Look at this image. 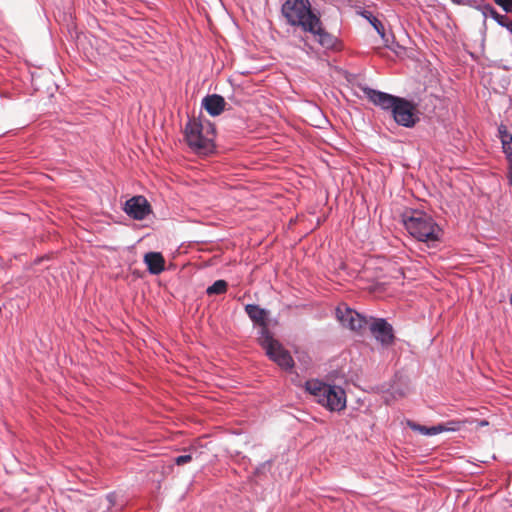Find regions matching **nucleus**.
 <instances>
[{
    "label": "nucleus",
    "instance_id": "1",
    "mask_svg": "<svg viewBox=\"0 0 512 512\" xmlns=\"http://www.w3.org/2000/svg\"><path fill=\"white\" fill-rule=\"evenodd\" d=\"M361 89L373 104L391 111L392 117L398 125L412 127L419 121L420 112L414 102L368 87Z\"/></svg>",
    "mask_w": 512,
    "mask_h": 512
},
{
    "label": "nucleus",
    "instance_id": "12",
    "mask_svg": "<svg viewBox=\"0 0 512 512\" xmlns=\"http://www.w3.org/2000/svg\"><path fill=\"white\" fill-rule=\"evenodd\" d=\"M144 263L151 274L158 275L164 270L165 260L159 252H149L144 256Z\"/></svg>",
    "mask_w": 512,
    "mask_h": 512
},
{
    "label": "nucleus",
    "instance_id": "15",
    "mask_svg": "<svg viewBox=\"0 0 512 512\" xmlns=\"http://www.w3.org/2000/svg\"><path fill=\"white\" fill-rule=\"evenodd\" d=\"M485 10L491 15L492 18H494L501 26H504L508 28L512 32V21H509V19L505 15L499 14L492 6L487 5L485 7Z\"/></svg>",
    "mask_w": 512,
    "mask_h": 512
},
{
    "label": "nucleus",
    "instance_id": "17",
    "mask_svg": "<svg viewBox=\"0 0 512 512\" xmlns=\"http://www.w3.org/2000/svg\"><path fill=\"white\" fill-rule=\"evenodd\" d=\"M227 290V282L225 280H217L206 290L208 295L223 294Z\"/></svg>",
    "mask_w": 512,
    "mask_h": 512
},
{
    "label": "nucleus",
    "instance_id": "8",
    "mask_svg": "<svg viewBox=\"0 0 512 512\" xmlns=\"http://www.w3.org/2000/svg\"><path fill=\"white\" fill-rule=\"evenodd\" d=\"M124 211L136 220H143L151 213V206L144 196H134L125 202Z\"/></svg>",
    "mask_w": 512,
    "mask_h": 512
},
{
    "label": "nucleus",
    "instance_id": "3",
    "mask_svg": "<svg viewBox=\"0 0 512 512\" xmlns=\"http://www.w3.org/2000/svg\"><path fill=\"white\" fill-rule=\"evenodd\" d=\"M282 14L290 25L300 27L304 32L319 29L320 17L313 12L309 0H286Z\"/></svg>",
    "mask_w": 512,
    "mask_h": 512
},
{
    "label": "nucleus",
    "instance_id": "22",
    "mask_svg": "<svg viewBox=\"0 0 512 512\" xmlns=\"http://www.w3.org/2000/svg\"><path fill=\"white\" fill-rule=\"evenodd\" d=\"M445 425L446 431H457L460 429L459 421H449Z\"/></svg>",
    "mask_w": 512,
    "mask_h": 512
},
{
    "label": "nucleus",
    "instance_id": "19",
    "mask_svg": "<svg viewBox=\"0 0 512 512\" xmlns=\"http://www.w3.org/2000/svg\"><path fill=\"white\" fill-rule=\"evenodd\" d=\"M175 464L177 465H184L186 463H189L192 461V456L190 454L187 455H181L175 458Z\"/></svg>",
    "mask_w": 512,
    "mask_h": 512
},
{
    "label": "nucleus",
    "instance_id": "21",
    "mask_svg": "<svg viewBox=\"0 0 512 512\" xmlns=\"http://www.w3.org/2000/svg\"><path fill=\"white\" fill-rule=\"evenodd\" d=\"M444 431H446L445 425L439 424L436 426L429 427L428 435H436Z\"/></svg>",
    "mask_w": 512,
    "mask_h": 512
},
{
    "label": "nucleus",
    "instance_id": "20",
    "mask_svg": "<svg viewBox=\"0 0 512 512\" xmlns=\"http://www.w3.org/2000/svg\"><path fill=\"white\" fill-rule=\"evenodd\" d=\"M409 426L414 431H418L423 435H428L429 427L422 426V425L415 424V423H409Z\"/></svg>",
    "mask_w": 512,
    "mask_h": 512
},
{
    "label": "nucleus",
    "instance_id": "5",
    "mask_svg": "<svg viewBox=\"0 0 512 512\" xmlns=\"http://www.w3.org/2000/svg\"><path fill=\"white\" fill-rule=\"evenodd\" d=\"M260 345L266 351L267 356L276 362L283 369H291L294 361L290 353L283 348V346L275 340L269 331H264L263 336L258 338Z\"/></svg>",
    "mask_w": 512,
    "mask_h": 512
},
{
    "label": "nucleus",
    "instance_id": "18",
    "mask_svg": "<svg viewBox=\"0 0 512 512\" xmlns=\"http://www.w3.org/2000/svg\"><path fill=\"white\" fill-rule=\"evenodd\" d=\"M506 13H512V0H494Z\"/></svg>",
    "mask_w": 512,
    "mask_h": 512
},
{
    "label": "nucleus",
    "instance_id": "26",
    "mask_svg": "<svg viewBox=\"0 0 512 512\" xmlns=\"http://www.w3.org/2000/svg\"><path fill=\"white\" fill-rule=\"evenodd\" d=\"M510 303H511V305H512V293H511V297H510Z\"/></svg>",
    "mask_w": 512,
    "mask_h": 512
},
{
    "label": "nucleus",
    "instance_id": "14",
    "mask_svg": "<svg viewBox=\"0 0 512 512\" xmlns=\"http://www.w3.org/2000/svg\"><path fill=\"white\" fill-rule=\"evenodd\" d=\"M310 33L319 37V43L322 46H325V47L333 46L334 39H333V37L329 33H327L324 30V28L322 27V22L321 21H320V24H319V29L318 30L316 29L315 31L310 32Z\"/></svg>",
    "mask_w": 512,
    "mask_h": 512
},
{
    "label": "nucleus",
    "instance_id": "16",
    "mask_svg": "<svg viewBox=\"0 0 512 512\" xmlns=\"http://www.w3.org/2000/svg\"><path fill=\"white\" fill-rule=\"evenodd\" d=\"M364 16L367 18V20L370 22V24L375 28V30L378 32V34L385 40V42H388V40L385 39V29L382 24V22L372 15L370 12H365Z\"/></svg>",
    "mask_w": 512,
    "mask_h": 512
},
{
    "label": "nucleus",
    "instance_id": "7",
    "mask_svg": "<svg viewBox=\"0 0 512 512\" xmlns=\"http://www.w3.org/2000/svg\"><path fill=\"white\" fill-rule=\"evenodd\" d=\"M336 317L344 327L352 331H358L366 324V320L362 315L345 304H341L336 308Z\"/></svg>",
    "mask_w": 512,
    "mask_h": 512
},
{
    "label": "nucleus",
    "instance_id": "23",
    "mask_svg": "<svg viewBox=\"0 0 512 512\" xmlns=\"http://www.w3.org/2000/svg\"><path fill=\"white\" fill-rule=\"evenodd\" d=\"M508 179H509L510 185L512 186V165L508 166Z\"/></svg>",
    "mask_w": 512,
    "mask_h": 512
},
{
    "label": "nucleus",
    "instance_id": "25",
    "mask_svg": "<svg viewBox=\"0 0 512 512\" xmlns=\"http://www.w3.org/2000/svg\"><path fill=\"white\" fill-rule=\"evenodd\" d=\"M454 4L460 5L462 4V0H451Z\"/></svg>",
    "mask_w": 512,
    "mask_h": 512
},
{
    "label": "nucleus",
    "instance_id": "11",
    "mask_svg": "<svg viewBox=\"0 0 512 512\" xmlns=\"http://www.w3.org/2000/svg\"><path fill=\"white\" fill-rule=\"evenodd\" d=\"M225 105V99L218 94L207 95L202 100V106L211 116L220 115L223 112Z\"/></svg>",
    "mask_w": 512,
    "mask_h": 512
},
{
    "label": "nucleus",
    "instance_id": "2",
    "mask_svg": "<svg viewBox=\"0 0 512 512\" xmlns=\"http://www.w3.org/2000/svg\"><path fill=\"white\" fill-rule=\"evenodd\" d=\"M403 224L407 232L425 243L438 242L442 236V230L434 219L427 213L419 210L406 212L403 215Z\"/></svg>",
    "mask_w": 512,
    "mask_h": 512
},
{
    "label": "nucleus",
    "instance_id": "10",
    "mask_svg": "<svg viewBox=\"0 0 512 512\" xmlns=\"http://www.w3.org/2000/svg\"><path fill=\"white\" fill-rule=\"evenodd\" d=\"M245 311L250 319L258 326H260L259 336H263L264 331L268 330V311L260 308L258 305L247 304Z\"/></svg>",
    "mask_w": 512,
    "mask_h": 512
},
{
    "label": "nucleus",
    "instance_id": "6",
    "mask_svg": "<svg viewBox=\"0 0 512 512\" xmlns=\"http://www.w3.org/2000/svg\"><path fill=\"white\" fill-rule=\"evenodd\" d=\"M185 141L192 151L208 155L215 149V130H185Z\"/></svg>",
    "mask_w": 512,
    "mask_h": 512
},
{
    "label": "nucleus",
    "instance_id": "9",
    "mask_svg": "<svg viewBox=\"0 0 512 512\" xmlns=\"http://www.w3.org/2000/svg\"><path fill=\"white\" fill-rule=\"evenodd\" d=\"M373 336L382 345L388 346L393 343L394 335L392 326L384 319L376 320L370 327Z\"/></svg>",
    "mask_w": 512,
    "mask_h": 512
},
{
    "label": "nucleus",
    "instance_id": "24",
    "mask_svg": "<svg viewBox=\"0 0 512 512\" xmlns=\"http://www.w3.org/2000/svg\"><path fill=\"white\" fill-rule=\"evenodd\" d=\"M489 425V422L487 420H481L478 422V427H484V426H488Z\"/></svg>",
    "mask_w": 512,
    "mask_h": 512
},
{
    "label": "nucleus",
    "instance_id": "13",
    "mask_svg": "<svg viewBox=\"0 0 512 512\" xmlns=\"http://www.w3.org/2000/svg\"><path fill=\"white\" fill-rule=\"evenodd\" d=\"M503 152L506 155L508 166L512 165V134L508 130H499Z\"/></svg>",
    "mask_w": 512,
    "mask_h": 512
},
{
    "label": "nucleus",
    "instance_id": "4",
    "mask_svg": "<svg viewBox=\"0 0 512 512\" xmlns=\"http://www.w3.org/2000/svg\"><path fill=\"white\" fill-rule=\"evenodd\" d=\"M305 388L319 404L330 411H341L346 407L345 391L339 386H331L319 380H309Z\"/></svg>",
    "mask_w": 512,
    "mask_h": 512
}]
</instances>
